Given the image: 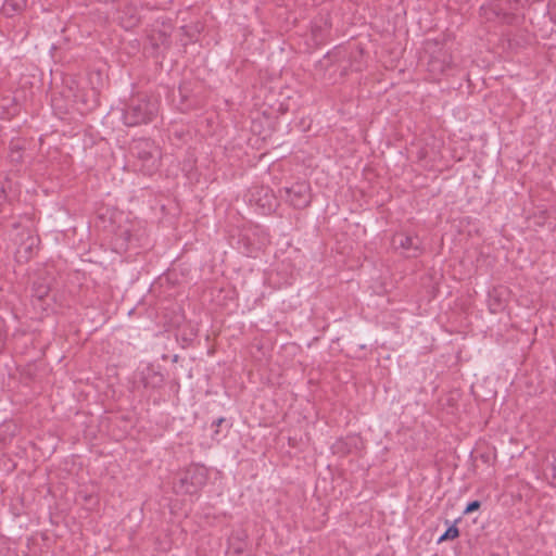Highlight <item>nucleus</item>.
<instances>
[{
  "mask_svg": "<svg viewBox=\"0 0 556 556\" xmlns=\"http://www.w3.org/2000/svg\"><path fill=\"white\" fill-rule=\"evenodd\" d=\"M393 244L402 249L406 257H417L421 254V241L418 236L399 233L393 237Z\"/></svg>",
  "mask_w": 556,
  "mask_h": 556,
  "instance_id": "39448f33",
  "label": "nucleus"
},
{
  "mask_svg": "<svg viewBox=\"0 0 556 556\" xmlns=\"http://www.w3.org/2000/svg\"><path fill=\"white\" fill-rule=\"evenodd\" d=\"M481 15L484 16L488 21L506 20L508 17V14L505 13L497 3L482 5Z\"/></svg>",
  "mask_w": 556,
  "mask_h": 556,
  "instance_id": "0eeeda50",
  "label": "nucleus"
},
{
  "mask_svg": "<svg viewBox=\"0 0 556 556\" xmlns=\"http://www.w3.org/2000/svg\"><path fill=\"white\" fill-rule=\"evenodd\" d=\"M4 324H3V320L0 318V342L2 341L3 339V336H4Z\"/></svg>",
  "mask_w": 556,
  "mask_h": 556,
  "instance_id": "f3484780",
  "label": "nucleus"
},
{
  "mask_svg": "<svg viewBox=\"0 0 556 556\" xmlns=\"http://www.w3.org/2000/svg\"><path fill=\"white\" fill-rule=\"evenodd\" d=\"M481 507V502L478 500L469 502L463 509V516L454 519V539L458 538L459 531L457 528V523L462 522L465 517H470L472 514L477 513Z\"/></svg>",
  "mask_w": 556,
  "mask_h": 556,
  "instance_id": "6e6552de",
  "label": "nucleus"
},
{
  "mask_svg": "<svg viewBox=\"0 0 556 556\" xmlns=\"http://www.w3.org/2000/svg\"><path fill=\"white\" fill-rule=\"evenodd\" d=\"M321 31V27L320 26H317V25H314L312 27V33L313 35L316 37L319 33Z\"/></svg>",
  "mask_w": 556,
  "mask_h": 556,
  "instance_id": "dca6fc26",
  "label": "nucleus"
},
{
  "mask_svg": "<svg viewBox=\"0 0 556 556\" xmlns=\"http://www.w3.org/2000/svg\"><path fill=\"white\" fill-rule=\"evenodd\" d=\"M280 199L296 210H302L311 204V187L306 181H298L290 187L278 190Z\"/></svg>",
  "mask_w": 556,
  "mask_h": 556,
  "instance_id": "20e7f679",
  "label": "nucleus"
},
{
  "mask_svg": "<svg viewBox=\"0 0 556 556\" xmlns=\"http://www.w3.org/2000/svg\"><path fill=\"white\" fill-rule=\"evenodd\" d=\"M445 523L447 528L445 532L439 538V542L452 539V523H450L448 520H446Z\"/></svg>",
  "mask_w": 556,
  "mask_h": 556,
  "instance_id": "ddd939ff",
  "label": "nucleus"
},
{
  "mask_svg": "<svg viewBox=\"0 0 556 556\" xmlns=\"http://www.w3.org/2000/svg\"><path fill=\"white\" fill-rule=\"evenodd\" d=\"M16 153V150L12 149V157L15 160V157H17V154Z\"/></svg>",
  "mask_w": 556,
  "mask_h": 556,
  "instance_id": "6ab92c4d",
  "label": "nucleus"
},
{
  "mask_svg": "<svg viewBox=\"0 0 556 556\" xmlns=\"http://www.w3.org/2000/svg\"><path fill=\"white\" fill-rule=\"evenodd\" d=\"M226 421V419L224 417H219L217 418L216 420L213 421L212 424V427H220L224 422Z\"/></svg>",
  "mask_w": 556,
  "mask_h": 556,
  "instance_id": "2eb2a0df",
  "label": "nucleus"
},
{
  "mask_svg": "<svg viewBox=\"0 0 556 556\" xmlns=\"http://www.w3.org/2000/svg\"><path fill=\"white\" fill-rule=\"evenodd\" d=\"M207 477V470L204 466L191 464L178 472L174 482V491L176 494H198L206 484Z\"/></svg>",
  "mask_w": 556,
  "mask_h": 556,
  "instance_id": "f03ea898",
  "label": "nucleus"
},
{
  "mask_svg": "<svg viewBox=\"0 0 556 556\" xmlns=\"http://www.w3.org/2000/svg\"><path fill=\"white\" fill-rule=\"evenodd\" d=\"M159 105L156 101L143 96L134 97L123 110V123L127 127H136L151 123L156 116Z\"/></svg>",
  "mask_w": 556,
  "mask_h": 556,
  "instance_id": "f257e3e1",
  "label": "nucleus"
},
{
  "mask_svg": "<svg viewBox=\"0 0 556 556\" xmlns=\"http://www.w3.org/2000/svg\"><path fill=\"white\" fill-rule=\"evenodd\" d=\"M129 152L139 162L138 167L142 174L150 176L159 168L160 151L152 140H134Z\"/></svg>",
  "mask_w": 556,
  "mask_h": 556,
  "instance_id": "7ed1b4c3",
  "label": "nucleus"
},
{
  "mask_svg": "<svg viewBox=\"0 0 556 556\" xmlns=\"http://www.w3.org/2000/svg\"><path fill=\"white\" fill-rule=\"evenodd\" d=\"M552 459H553L552 465H551L552 471H553L552 477H553V479L556 480V451L552 452Z\"/></svg>",
  "mask_w": 556,
  "mask_h": 556,
  "instance_id": "4468645a",
  "label": "nucleus"
},
{
  "mask_svg": "<svg viewBox=\"0 0 556 556\" xmlns=\"http://www.w3.org/2000/svg\"><path fill=\"white\" fill-rule=\"evenodd\" d=\"M33 296L37 298L38 300H43L49 294V287L48 285L43 282L36 281L33 283Z\"/></svg>",
  "mask_w": 556,
  "mask_h": 556,
  "instance_id": "9b49d317",
  "label": "nucleus"
},
{
  "mask_svg": "<svg viewBox=\"0 0 556 556\" xmlns=\"http://www.w3.org/2000/svg\"><path fill=\"white\" fill-rule=\"evenodd\" d=\"M16 154H17V157L15 160L18 161L22 157L20 149H16Z\"/></svg>",
  "mask_w": 556,
  "mask_h": 556,
  "instance_id": "a211bd4d",
  "label": "nucleus"
},
{
  "mask_svg": "<svg viewBox=\"0 0 556 556\" xmlns=\"http://www.w3.org/2000/svg\"><path fill=\"white\" fill-rule=\"evenodd\" d=\"M39 238L33 235H28L25 242L22 243L21 249H24L26 257H30L34 253V250L37 249L39 243Z\"/></svg>",
  "mask_w": 556,
  "mask_h": 556,
  "instance_id": "9d476101",
  "label": "nucleus"
},
{
  "mask_svg": "<svg viewBox=\"0 0 556 556\" xmlns=\"http://www.w3.org/2000/svg\"><path fill=\"white\" fill-rule=\"evenodd\" d=\"M139 21H140V18L137 14H130L127 22H123V26L126 28H131V27L136 26L139 23Z\"/></svg>",
  "mask_w": 556,
  "mask_h": 556,
  "instance_id": "f8f14e48",
  "label": "nucleus"
},
{
  "mask_svg": "<svg viewBox=\"0 0 556 556\" xmlns=\"http://www.w3.org/2000/svg\"><path fill=\"white\" fill-rule=\"evenodd\" d=\"M134 236L129 228L119 227L114 235L113 244L116 251H127L132 243Z\"/></svg>",
  "mask_w": 556,
  "mask_h": 556,
  "instance_id": "423d86ee",
  "label": "nucleus"
},
{
  "mask_svg": "<svg viewBox=\"0 0 556 556\" xmlns=\"http://www.w3.org/2000/svg\"><path fill=\"white\" fill-rule=\"evenodd\" d=\"M27 4V0H5L2 10L7 16L21 13Z\"/></svg>",
  "mask_w": 556,
  "mask_h": 556,
  "instance_id": "1a4fd4ad",
  "label": "nucleus"
},
{
  "mask_svg": "<svg viewBox=\"0 0 556 556\" xmlns=\"http://www.w3.org/2000/svg\"><path fill=\"white\" fill-rule=\"evenodd\" d=\"M471 520H472V522H476L477 517H472Z\"/></svg>",
  "mask_w": 556,
  "mask_h": 556,
  "instance_id": "412c9836",
  "label": "nucleus"
},
{
  "mask_svg": "<svg viewBox=\"0 0 556 556\" xmlns=\"http://www.w3.org/2000/svg\"><path fill=\"white\" fill-rule=\"evenodd\" d=\"M154 376L160 378V379H159V381H160V382H162V381H163V378H162V376H161L160 374H155Z\"/></svg>",
  "mask_w": 556,
  "mask_h": 556,
  "instance_id": "aec40b11",
  "label": "nucleus"
}]
</instances>
